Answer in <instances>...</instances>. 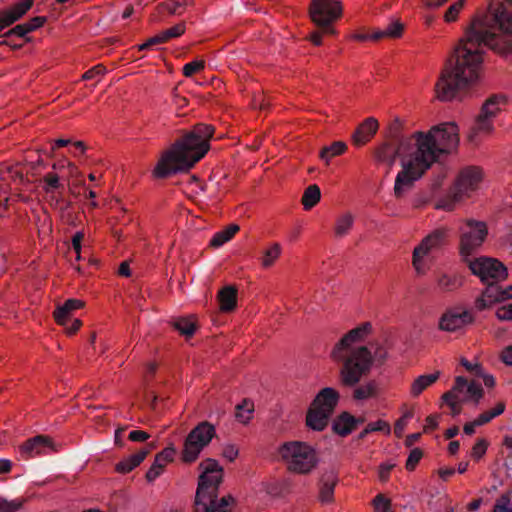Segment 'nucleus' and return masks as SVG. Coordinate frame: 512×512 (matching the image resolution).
<instances>
[{
	"mask_svg": "<svg viewBox=\"0 0 512 512\" xmlns=\"http://www.w3.org/2000/svg\"><path fill=\"white\" fill-rule=\"evenodd\" d=\"M512 54V0H490L486 13L473 17L435 85L437 98L450 101L479 79L483 48Z\"/></svg>",
	"mask_w": 512,
	"mask_h": 512,
	"instance_id": "nucleus-1",
	"label": "nucleus"
},
{
	"mask_svg": "<svg viewBox=\"0 0 512 512\" xmlns=\"http://www.w3.org/2000/svg\"><path fill=\"white\" fill-rule=\"evenodd\" d=\"M372 330V324L364 322L348 331L331 350V358L340 365L339 381L345 387L356 386L374 364L383 365L388 358L386 348L378 341L360 345Z\"/></svg>",
	"mask_w": 512,
	"mask_h": 512,
	"instance_id": "nucleus-2",
	"label": "nucleus"
},
{
	"mask_svg": "<svg viewBox=\"0 0 512 512\" xmlns=\"http://www.w3.org/2000/svg\"><path fill=\"white\" fill-rule=\"evenodd\" d=\"M213 133L214 127L211 125L204 123L195 125L162 154L153 170V176L165 179L191 169L208 152L209 140Z\"/></svg>",
	"mask_w": 512,
	"mask_h": 512,
	"instance_id": "nucleus-3",
	"label": "nucleus"
},
{
	"mask_svg": "<svg viewBox=\"0 0 512 512\" xmlns=\"http://www.w3.org/2000/svg\"><path fill=\"white\" fill-rule=\"evenodd\" d=\"M410 142H414L413 134L410 136L394 134L389 141L382 143L375 150L376 160L387 164L389 169L394 165L397 157L401 158L402 170L397 174L394 185V194L397 198L403 197L412 189L415 181L423 175L418 152Z\"/></svg>",
	"mask_w": 512,
	"mask_h": 512,
	"instance_id": "nucleus-4",
	"label": "nucleus"
},
{
	"mask_svg": "<svg viewBox=\"0 0 512 512\" xmlns=\"http://www.w3.org/2000/svg\"><path fill=\"white\" fill-rule=\"evenodd\" d=\"M414 142L410 145L416 147L419 163L423 173L439 158L450 153L459 142L458 127L453 122H445L433 126L427 133L417 131L413 133Z\"/></svg>",
	"mask_w": 512,
	"mask_h": 512,
	"instance_id": "nucleus-5",
	"label": "nucleus"
},
{
	"mask_svg": "<svg viewBox=\"0 0 512 512\" xmlns=\"http://www.w3.org/2000/svg\"><path fill=\"white\" fill-rule=\"evenodd\" d=\"M201 474L195 496V512H231L232 496L218 498L219 486L223 479V468L212 458L199 464Z\"/></svg>",
	"mask_w": 512,
	"mask_h": 512,
	"instance_id": "nucleus-6",
	"label": "nucleus"
},
{
	"mask_svg": "<svg viewBox=\"0 0 512 512\" xmlns=\"http://www.w3.org/2000/svg\"><path fill=\"white\" fill-rule=\"evenodd\" d=\"M279 454L288 469L296 473H310L318 464L315 450L304 442H286L280 447Z\"/></svg>",
	"mask_w": 512,
	"mask_h": 512,
	"instance_id": "nucleus-7",
	"label": "nucleus"
},
{
	"mask_svg": "<svg viewBox=\"0 0 512 512\" xmlns=\"http://www.w3.org/2000/svg\"><path fill=\"white\" fill-rule=\"evenodd\" d=\"M481 180L482 172L478 167L470 166L462 169L451 191L438 201L436 208L446 211L453 210L456 202L476 190Z\"/></svg>",
	"mask_w": 512,
	"mask_h": 512,
	"instance_id": "nucleus-8",
	"label": "nucleus"
},
{
	"mask_svg": "<svg viewBox=\"0 0 512 512\" xmlns=\"http://www.w3.org/2000/svg\"><path fill=\"white\" fill-rule=\"evenodd\" d=\"M215 436L216 430L212 423L208 421L198 423L184 440L181 460L188 464L195 462Z\"/></svg>",
	"mask_w": 512,
	"mask_h": 512,
	"instance_id": "nucleus-9",
	"label": "nucleus"
},
{
	"mask_svg": "<svg viewBox=\"0 0 512 512\" xmlns=\"http://www.w3.org/2000/svg\"><path fill=\"white\" fill-rule=\"evenodd\" d=\"M507 98L502 94L491 95L482 105L480 113L477 115L474 125L469 134V140L477 142L479 134H490L493 129V120L506 105Z\"/></svg>",
	"mask_w": 512,
	"mask_h": 512,
	"instance_id": "nucleus-10",
	"label": "nucleus"
},
{
	"mask_svg": "<svg viewBox=\"0 0 512 512\" xmlns=\"http://www.w3.org/2000/svg\"><path fill=\"white\" fill-rule=\"evenodd\" d=\"M487 234V225L483 221L469 219L460 227L459 252L463 261L471 258L483 244Z\"/></svg>",
	"mask_w": 512,
	"mask_h": 512,
	"instance_id": "nucleus-11",
	"label": "nucleus"
},
{
	"mask_svg": "<svg viewBox=\"0 0 512 512\" xmlns=\"http://www.w3.org/2000/svg\"><path fill=\"white\" fill-rule=\"evenodd\" d=\"M342 13L341 3L337 0H312L309 14L312 22L325 34H333L332 23Z\"/></svg>",
	"mask_w": 512,
	"mask_h": 512,
	"instance_id": "nucleus-12",
	"label": "nucleus"
},
{
	"mask_svg": "<svg viewBox=\"0 0 512 512\" xmlns=\"http://www.w3.org/2000/svg\"><path fill=\"white\" fill-rule=\"evenodd\" d=\"M472 274L479 277L483 283L502 281L507 277V268L497 259L490 257L469 258L464 261Z\"/></svg>",
	"mask_w": 512,
	"mask_h": 512,
	"instance_id": "nucleus-13",
	"label": "nucleus"
},
{
	"mask_svg": "<svg viewBox=\"0 0 512 512\" xmlns=\"http://www.w3.org/2000/svg\"><path fill=\"white\" fill-rule=\"evenodd\" d=\"M474 316L471 311L460 307L446 310L439 319V329L446 332H456L473 323Z\"/></svg>",
	"mask_w": 512,
	"mask_h": 512,
	"instance_id": "nucleus-14",
	"label": "nucleus"
},
{
	"mask_svg": "<svg viewBox=\"0 0 512 512\" xmlns=\"http://www.w3.org/2000/svg\"><path fill=\"white\" fill-rule=\"evenodd\" d=\"M446 236L447 231L445 229H436L428 236H426L417 247H415L413 251V265L419 273L422 272V258L426 254H428L429 251L442 246L444 244Z\"/></svg>",
	"mask_w": 512,
	"mask_h": 512,
	"instance_id": "nucleus-15",
	"label": "nucleus"
},
{
	"mask_svg": "<svg viewBox=\"0 0 512 512\" xmlns=\"http://www.w3.org/2000/svg\"><path fill=\"white\" fill-rule=\"evenodd\" d=\"M51 448L52 442L48 436L36 435L20 445L19 453L22 458L29 459L41 455Z\"/></svg>",
	"mask_w": 512,
	"mask_h": 512,
	"instance_id": "nucleus-16",
	"label": "nucleus"
},
{
	"mask_svg": "<svg viewBox=\"0 0 512 512\" xmlns=\"http://www.w3.org/2000/svg\"><path fill=\"white\" fill-rule=\"evenodd\" d=\"M33 6V0H23L0 12V32L24 16Z\"/></svg>",
	"mask_w": 512,
	"mask_h": 512,
	"instance_id": "nucleus-17",
	"label": "nucleus"
},
{
	"mask_svg": "<svg viewBox=\"0 0 512 512\" xmlns=\"http://www.w3.org/2000/svg\"><path fill=\"white\" fill-rule=\"evenodd\" d=\"M340 395L337 390L331 387L321 389L312 402V407L333 414L338 404Z\"/></svg>",
	"mask_w": 512,
	"mask_h": 512,
	"instance_id": "nucleus-18",
	"label": "nucleus"
},
{
	"mask_svg": "<svg viewBox=\"0 0 512 512\" xmlns=\"http://www.w3.org/2000/svg\"><path fill=\"white\" fill-rule=\"evenodd\" d=\"M175 452V448L173 446H169L155 456L153 464L146 473V479L148 482H153L162 474L166 464L173 460Z\"/></svg>",
	"mask_w": 512,
	"mask_h": 512,
	"instance_id": "nucleus-19",
	"label": "nucleus"
},
{
	"mask_svg": "<svg viewBox=\"0 0 512 512\" xmlns=\"http://www.w3.org/2000/svg\"><path fill=\"white\" fill-rule=\"evenodd\" d=\"M155 447L153 443H149L147 447L142 448L137 453L120 461L116 465V471L122 474L128 473L136 468L146 458L150 451Z\"/></svg>",
	"mask_w": 512,
	"mask_h": 512,
	"instance_id": "nucleus-20",
	"label": "nucleus"
},
{
	"mask_svg": "<svg viewBox=\"0 0 512 512\" xmlns=\"http://www.w3.org/2000/svg\"><path fill=\"white\" fill-rule=\"evenodd\" d=\"M378 129V122L374 118H367L353 133V142L357 146L367 143Z\"/></svg>",
	"mask_w": 512,
	"mask_h": 512,
	"instance_id": "nucleus-21",
	"label": "nucleus"
},
{
	"mask_svg": "<svg viewBox=\"0 0 512 512\" xmlns=\"http://www.w3.org/2000/svg\"><path fill=\"white\" fill-rule=\"evenodd\" d=\"M338 478L333 471L325 472L320 479V500L323 503H330L333 500L334 489Z\"/></svg>",
	"mask_w": 512,
	"mask_h": 512,
	"instance_id": "nucleus-22",
	"label": "nucleus"
},
{
	"mask_svg": "<svg viewBox=\"0 0 512 512\" xmlns=\"http://www.w3.org/2000/svg\"><path fill=\"white\" fill-rule=\"evenodd\" d=\"M84 303L78 299H68L54 311V318L59 325H66L72 313Z\"/></svg>",
	"mask_w": 512,
	"mask_h": 512,
	"instance_id": "nucleus-23",
	"label": "nucleus"
},
{
	"mask_svg": "<svg viewBox=\"0 0 512 512\" xmlns=\"http://www.w3.org/2000/svg\"><path fill=\"white\" fill-rule=\"evenodd\" d=\"M404 30V24L399 19L392 20L383 29H377L371 33V40L379 41L383 38H399Z\"/></svg>",
	"mask_w": 512,
	"mask_h": 512,
	"instance_id": "nucleus-24",
	"label": "nucleus"
},
{
	"mask_svg": "<svg viewBox=\"0 0 512 512\" xmlns=\"http://www.w3.org/2000/svg\"><path fill=\"white\" fill-rule=\"evenodd\" d=\"M332 429L339 436L349 435L355 429V417L349 412H342L334 419Z\"/></svg>",
	"mask_w": 512,
	"mask_h": 512,
	"instance_id": "nucleus-25",
	"label": "nucleus"
},
{
	"mask_svg": "<svg viewBox=\"0 0 512 512\" xmlns=\"http://www.w3.org/2000/svg\"><path fill=\"white\" fill-rule=\"evenodd\" d=\"M330 417L331 414L311 406L307 412L306 424L313 430L322 431L328 425Z\"/></svg>",
	"mask_w": 512,
	"mask_h": 512,
	"instance_id": "nucleus-26",
	"label": "nucleus"
},
{
	"mask_svg": "<svg viewBox=\"0 0 512 512\" xmlns=\"http://www.w3.org/2000/svg\"><path fill=\"white\" fill-rule=\"evenodd\" d=\"M440 377V372L420 375L411 384L410 393L413 397H418L425 389L434 384Z\"/></svg>",
	"mask_w": 512,
	"mask_h": 512,
	"instance_id": "nucleus-27",
	"label": "nucleus"
},
{
	"mask_svg": "<svg viewBox=\"0 0 512 512\" xmlns=\"http://www.w3.org/2000/svg\"><path fill=\"white\" fill-rule=\"evenodd\" d=\"M220 309L225 312L234 310L237 302V289L233 286H226L218 293Z\"/></svg>",
	"mask_w": 512,
	"mask_h": 512,
	"instance_id": "nucleus-28",
	"label": "nucleus"
},
{
	"mask_svg": "<svg viewBox=\"0 0 512 512\" xmlns=\"http://www.w3.org/2000/svg\"><path fill=\"white\" fill-rule=\"evenodd\" d=\"M239 229L237 224H230L225 229L214 234L210 240V245L215 248L221 247L223 244L230 241Z\"/></svg>",
	"mask_w": 512,
	"mask_h": 512,
	"instance_id": "nucleus-29",
	"label": "nucleus"
},
{
	"mask_svg": "<svg viewBox=\"0 0 512 512\" xmlns=\"http://www.w3.org/2000/svg\"><path fill=\"white\" fill-rule=\"evenodd\" d=\"M320 198V188L318 185L312 184L305 189L301 202L305 210H310L320 201Z\"/></svg>",
	"mask_w": 512,
	"mask_h": 512,
	"instance_id": "nucleus-30",
	"label": "nucleus"
},
{
	"mask_svg": "<svg viewBox=\"0 0 512 512\" xmlns=\"http://www.w3.org/2000/svg\"><path fill=\"white\" fill-rule=\"evenodd\" d=\"M499 281H490L486 282L487 284L486 289L483 291L484 296L487 297L489 300V303L494 302H501L506 300L505 295V289H502L500 286L497 285Z\"/></svg>",
	"mask_w": 512,
	"mask_h": 512,
	"instance_id": "nucleus-31",
	"label": "nucleus"
},
{
	"mask_svg": "<svg viewBox=\"0 0 512 512\" xmlns=\"http://www.w3.org/2000/svg\"><path fill=\"white\" fill-rule=\"evenodd\" d=\"M188 4L189 0H168L158 4L157 10L160 13L165 10L171 15H180Z\"/></svg>",
	"mask_w": 512,
	"mask_h": 512,
	"instance_id": "nucleus-32",
	"label": "nucleus"
},
{
	"mask_svg": "<svg viewBox=\"0 0 512 512\" xmlns=\"http://www.w3.org/2000/svg\"><path fill=\"white\" fill-rule=\"evenodd\" d=\"M346 149L347 145L344 142H333L331 145L326 146L321 150L320 158L328 164L331 158L341 155Z\"/></svg>",
	"mask_w": 512,
	"mask_h": 512,
	"instance_id": "nucleus-33",
	"label": "nucleus"
},
{
	"mask_svg": "<svg viewBox=\"0 0 512 512\" xmlns=\"http://www.w3.org/2000/svg\"><path fill=\"white\" fill-rule=\"evenodd\" d=\"M382 432L389 435L391 432L390 424L384 420L369 423L358 435L359 440H363L369 433Z\"/></svg>",
	"mask_w": 512,
	"mask_h": 512,
	"instance_id": "nucleus-34",
	"label": "nucleus"
},
{
	"mask_svg": "<svg viewBox=\"0 0 512 512\" xmlns=\"http://www.w3.org/2000/svg\"><path fill=\"white\" fill-rule=\"evenodd\" d=\"M353 222L354 218L350 213H345L342 216H340L336 220V225L334 229L335 236L341 238L347 235L353 225Z\"/></svg>",
	"mask_w": 512,
	"mask_h": 512,
	"instance_id": "nucleus-35",
	"label": "nucleus"
},
{
	"mask_svg": "<svg viewBox=\"0 0 512 512\" xmlns=\"http://www.w3.org/2000/svg\"><path fill=\"white\" fill-rule=\"evenodd\" d=\"M437 286L443 291H452L459 286V280L455 275L439 273L436 277Z\"/></svg>",
	"mask_w": 512,
	"mask_h": 512,
	"instance_id": "nucleus-36",
	"label": "nucleus"
},
{
	"mask_svg": "<svg viewBox=\"0 0 512 512\" xmlns=\"http://www.w3.org/2000/svg\"><path fill=\"white\" fill-rule=\"evenodd\" d=\"M376 394V384L370 381L366 384L356 387L353 391V398L357 401L366 400Z\"/></svg>",
	"mask_w": 512,
	"mask_h": 512,
	"instance_id": "nucleus-37",
	"label": "nucleus"
},
{
	"mask_svg": "<svg viewBox=\"0 0 512 512\" xmlns=\"http://www.w3.org/2000/svg\"><path fill=\"white\" fill-rule=\"evenodd\" d=\"M43 190L47 194L53 195L55 191L63 189V184L60 182V178L56 173H47L43 177Z\"/></svg>",
	"mask_w": 512,
	"mask_h": 512,
	"instance_id": "nucleus-38",
	"label": "nucleus"
},
{
	"mask_svg": "<svg viewBox=\"0 0 512 512\" xmlns=\"http://www.w3.org/2000/svg\"><path fill=\"white\" fill-rule=\"evenodd\" d=\"M174 328L183 336L191 337L196 331V324L187 318H179L173 323Z\"/></svg>",
	"mask_w": 512,
	"mask_h": 512,
	"instance_id": "nucleus-39",
	"label": "nucleus"
},
{
	"mask_svg": "<svg viewBox=\"0 0 512 512\" xmlns=\"http://www.w3.org/2000/svg\"><path fill=\"white\" fill-rule=\"evenodd\" d=\"M504 411H505V403L499 402L493 409L481 413L477 417V424L484 425V424L490 422L495 417L501 415Z\"/></svg>",
	"mask_w": 512,
	"mask_h": 512,
	"instance_id": "nucleus-40",
	"label": "nucleus"
},
{
	"mask_svg": "<svg viewBox=\"0 0 512 512\" xmlns=\"http://www.w3.org/2000/svg\"><path fill=\"white\" fill-rule=\"evenodd\" d=\"M236 409L237 411L235 416L237 420L242 423H247L251 418L254 407L251 402H249L248 400H244L241 404H238L236 406Z\"/></svg>",
	"mask_w": 512,
	"mask_h": 512,
	"instance_id": "nucleus-41",
	"label": "nucleus"
},
{
	"mask_svg": "<svg viewBox=\"0 0 512 512\" xmlns=\"http://www.w3.org/2000/svg\"><path fill=\"white\" fill-rule=\"evenodd\" d=\"M281 254V246L278 243H274L269 249H267L264 252V255L262 257V265L264 267H270L273 265L275 260L280 256Z\"/></svg>",
	"mask_w": 512,
	"mask_h": 512,
	"instance_id": "nucleus-42",
	"label": "nucleus"
},
{
	"mask_svg": "<svg viewBox=\"0 0 512 512\" xmlns=\"http://www.w3.org/2000/svg\"><path fill=\"white\" fill-rule=\"evenodd\" d=\"M185 32V23H178L175 26L166 29L162 32H160L161 38H163V42L166 43L172 38H177L181 36Z\"/></svg>",
	"mask_w": 512,
	"mask_h": 512,
	"instance_id": "nucleus-43",
	"label": "nucleus"
},
{
	"mask_svg": "<svg viewBox=\"0 0 512 512\" xmlns=\"http://www.w3.org/2000/svg\"><path fill=\"white\" fill-rule=\"evenodd\" d=\"M463 6H464V0H458L457 2L450 5L444 14V20L447 23L456 21Z\"/></svg>",
	"mask_w": 512,
	"mask_h": 512,
	"instance_id": "nucleus-44",
	"label": "nucleus"
},
{
	"mask_svg": "<svg viewBox=\"0 0 512 512\" xmlns=\"http://www.w3.org/2000/svg\"><path fill=\"white\" fill-rule=\"evenodd\" d=\"M443 401H445L451 408L452 415L456 416L461 413V407L458 404V395L454 391H448L442 395Z\"/></svg>",
	"mask_w": 512,
	"mask_h": 512,
	"instance_id": "nucleus-45",
	"label": "nucleus"
},
{
	"mask_svg": "<svg viewBox=\"0 0 512 512\" xmlns=\"http://www.w3.org/2000/svg\"><path fill=\"white\" fill-rule=\"evenodd\" d=\"M22 506V502L19 500L8 501L7 499L0 497V512H17Z\"/></svg>",
	"mask_w": 512,
	"mask_h": 512,
	"instance_id": "nucleus-46",
	"label": "nucleus"
},
{
	"mask_svg": "<svg viewBox=\"0 0 512 512\" xmlns=\"http://www.w3.org/2000/svg\"><path fill=\"white\" fill-rule=\"evenodd\" d=\"M466 393L474 399L475 403H478L483 397V388L480 383L471 382L466 389Z\"/></svg>",
	"mask_w": 512,
	"mask_h": 512,
	"instance_id": "nucleus-47",
	"label": "nucleus"
},
{
	"mask_svg": "<svg viewBox=\"0 0 512 512\" xmlns=\"http://www.w3.org/2000/svg\"><path fill=\"white\" fill-rule=\"evenodd\" d=\"M204 66H205L204 61H191V62H188L183 67V74L186 77H191L195 73H197V72L201 71L202 69H204Z\"/></svg>",
	"mask_w": 512,
	"mask_h": 512,
	"instance_id": "nucleus-48",
	"label": "nucleus"
},
{
	"mask_svg": "<svg viewBox=\"0 0 512 512\" xmlns=\"http://www.w3.org/2000/svg\"><path fill=\"white\" fill-rule=\"evenodd\" d=\"M422 456H423V453L419 448L413 449L410 452L408 459L406 461V469L409 471L414 470V468L416 467L418 462L421 460Z\"/></svg>",
	"mask_w": 512,
	"mask_h": 512,
	"instance_id": "nucleus-49",
	"label": "nucleus"
},
{
	"mask_svg": "<svg viewBox=\"0 0 512 512\" xmlns=\"http://www.w3.org/2000/svg\"><path fill=\"white\" fill-rule=\"evenodd\" d=\"M413 417L412 411H407L404 415L399 418L394 425V433L397 437H401L404 431V428L407 424V421Z\"/></svg>",
	"mask_w": 512,
	"mask_h": 512,
	"instance_id": "nucleus-50",
	"label": "nucleus"
},
{
	"mask_svg": "<svg viewBox=\"0 0 512 512\" xmlns=\"http://www.w3.org/2000/svg\"><path fill=\"white\" fill-rule=\"evenodd\" d=\"M106 72V68L102 65V64H98L92 68H90L89 70H87L83 76H82V79L83 80H92V79H96L102 75H104Z\"/></svg>",
	"mask_w": 512,
	"mask_h": 512,
	"instance_id": "nucleus-51",
	"label": "nucleus"
},
{
	"mask_svg": "<svg viewBox=\"0 0 512 512\" xmlns=\"http://www.w3.org/2000/svg\"><path fill=\"white\" fill-rule=\"evenodd\" d=\"M373 503L377 512H388L391 506L390 500L382 494H378Z\"/></svg>",
	"mask_w": 512,
	"mask_h": 512,
	"instance_id": "nucleus-52",
	"label": "nucleus"
},
{
	"mask_svg": "<svg viewBox=\"0 0 512 512\" xmlns=\"http://www.w3.org/2000/svg\"><path fill=\"white\" fill-rule=\"evenodd\" d=\"M488 443L485 439H479L472 448L471 455L475 459H480L487 450Z\"/></svg>",
	"mask_w": 512,
	"mask_h": 512,
	"instance_id": "nucleus-53",
	"label": "nucleus"
},
{
	"mask_svg": "<svg viewBox=\"0 0 512 512\" xmlns=\"http://www.w3.org/2000/svg\"><path fill=\"white\" fill-rule=\"evenodd\" d=\"M31 32V28H28L26 23L18 24L8 32L4 34L5 37H9L11 35H17L19 37H24L26 34Z\"/></svg>",
	"mask_w": 512,
	"mask_h": 512,
	"instance_id": "nucleus-54",
	"label": "nucleus"
},
{
	"mask_svg": "<svg viewBox=\"0 0 512 512\" xmlns=\"http://www.w3.org/2000/svg\"><path fill=\"white\" fill-rule=\"evenodd\" d=\"M163 38H161L160 34H157L151 38H149L145 43L137 46L138 51L151 49L153 46L163 44Z\"/></svg>",
	"mask_w": 512,
	"mask_h": 512,
	"instance_id": "nucleus-55",
	"label": "nucleus"
},
{
	"mask_svg": "<svg viewBox=\"0 0 512 512\" xmlns=\"http://www.w3.org/2000/svg\"><path fill=\"white\" fill-rule=\"evenodd\" d=\"M496 316L501 321H511L512 320V308L511 304L503 305L498 308L496 311Z\"/></svg>",
	"mask_w": 512,
	"mask_h": 512,
	"instance_id": "nucleus-56",
	"label": "nucleus"
},
{
	"mask_svg": "<svg viewBox=\"0 0 512 512\" xmlns=\"http://www.w3.org/2000/svg\"><path fill=\"white\" fill-rule=\"evenodd\" d=\"M493 512H512V506L509 503V499L501 496L497 500Z\"/></svg>",
	"mask_w": 512,
	"mask_h": 512,
	"instance_id": "nucleus-57",
	"label": "nucleus"
},
{
	"mask_svg": "<svg viewBox=\"0 0 512 512\" xmlns=\"http://www.w3.org/2000/svg\"><path fill=\"white\" fill-rule=\"evenodd\" d=\"M470 383H468L467 379L463 376H458L456 377L455 379V384L452 388L451 391H454V393L457 395V394H460V393H463L464 391H466L467 389V386L469 385Z\"/></svg>",
	"mask_w": 512,
	"mask_h": 512,
	"instance_id": "nucleus-58",
	"label": "nucleus"
},
{
	"mask_svg": "<svg viewBox=\"0 0 512 512\" xmlns=\"http://www.w3.org/2000/svg\"><path fill=\"white\" fill-rule=\"evenodd\" d=\"M238 449L236 448L235 445H232V444H229V445H226L224 448H223V452H222V455L228 459L229 461H234L237 456H238Z\"/></svg>",
	"mask_w": 512,
	"mask_h": 512,
	"instance_id": "nucleus-59",
	"label": "nucleus"
},
{
	"mask_svg": "<svg viewBox=\"0 0 512 512\" xmlns=\"http://www.w3.org/2000/svg\"><path fill=\"white\" fill-rule=\"evenodd\" d=\"M395 467L394 463H382L379 469V478L385 482L389 478L390 471Z\"/></svg>",
	"mask_w": 512,
	"mask_h": 512,
	"instance_id": "nucleus-60",
	"label": "nucleus"
},
{
	"mask_svg": "<svg viewBox=\"0 0 512 512\" xmlns=\"http://www.w3.org/2000/svg\"><path fill=\"white\" fill-rule=\"evenodd\" d=\"M461 365L468 370L469 372H472L474 375H482V367L479 364H472L467 359L462 358L461 359Z\"/></svg>",
	"mask_w": 512,
	"mask_h": 512,
	"instance_id": "nucleus-61",
	"label": "nucleus"
},
{
	"mask_svg": "<svg viewBox=\"0 0 512 512\" xmlns=\"http://www.w3.org/2000/svg\"><path fill=\"white\" fill-rule=\"evenodd\" d=\"M149 437H150V435L147 432L142 431V430H133L129 433V436H128L129 440L134 441V442H144Z\"/></svg>",
	"mask_w": 512,
	"mask_h": 512,
	"instance_id": "nucleus-62",
	"label": "nucleus"
},
{
	"mask_svg": "<svg viewBox=\"0 0 512 512\" xmlns=\"http://www.w3.org/2000/svg\"><path fill=\"white\" fill-rule=\"evenodd\" d=\"M84 238L83 232H76L72 238V247L74 251L77 253V258H80L81 252V243Z\"/></svg>",
	"mask_w": 512,
	"mask_h": 512,
	"instance_id": "nucleus-63",
	"label": "nucleus"
},
{
	"mask_svg": "<svg viewBox=\"0 0 512 512\" xmlns=\"http://www.w3.org/2000/svg\"><path fill=\"white\" fill-rule=\"evenodd\" d=\"M501 360L506 365L512 366V346H508L502 351Z\"/></svg>",
	"mask_w": 512,
	"mask_h": 512,
	"instance_id": "nucleus-64",
	"label": "nucleus"
}]
</instances>
